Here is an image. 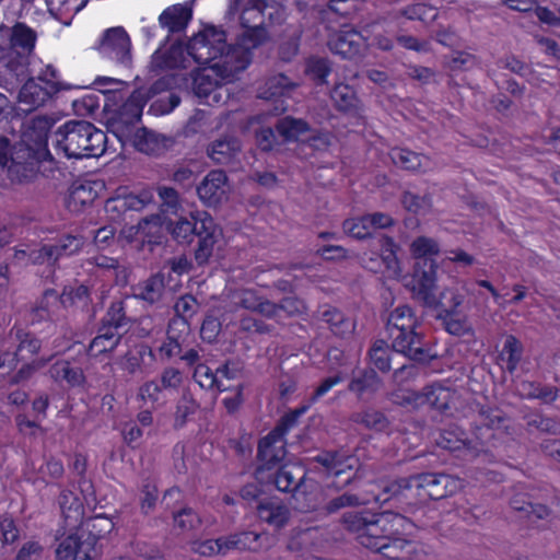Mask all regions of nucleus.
Masks as SVG:
<instances>
[{
  "label": "nucleus",
  "mask_w": 560,
  "mask_h": 560,
  "mask_svg": "<svg viewBox=\"0 0 560 560\" xmlns=\"http://www.w3.org/2000/svg\"><path fill=\"white\" fill-rule=\"evenodd\" d=\"M285 444L287 441L284 438L277 436L272 432H269L258 442L256 459L283 460L287 454Z\"/></svg>",
  "instance_id": "2f4dec72"
},
{
  "label": "nucleus",
  "mask_w": 560,
  "mask_h": 560,
  "mask_svg": "<svg viewBox=\"0 0 560 560\" xmlns=\"http://www.w3.org/2000/svg\"><path fill=\"white\" fill-rule=\"evenodd\" d=\"M132 290L135 298L155 304L161 301L165 291L164 276L155 273L135 285Z\"/></svg>",
  "instance_id": "c85d7f7f"
},
{
  "label": "nucleus",
  "mask_w": 560,
  "mask_h": 560,
  "mask_svg": "<svg viewBox=\"0 0 560 560\" xmlns=\"http://www.w3.org/2000/svg\"><path fill=\"white\" fill-rule=\"evenodd\" d=\"M480 423L492 430H501L504 422L508 421V417L503 410L497 407L481 406L478 410Z\"/></svg>",
  "instance_id": "680f3d73"
},
{
  "label": "nucleus",
  "mask_w": 560,
  "mask_h": 560,
  "mask_svg": "<svg viewBox=\"0 0 560 560\" xmlns=\"http://www.w3.org/2000/svg\"><path fill=\"white\" fill-rule=\"evenodd\" d=\"M152 201V194L149 190H142L139 194H126L121 196H117L116 198L108 200L107 203H115L114 208L115 210H133V211H140L142 210L147 205H149Z\"/></svg>",
  "instance_id": "49530a36"
},
{
  "label": "nucleus",
  "mask_w": 560,
  "mask_h": 560,
  "mask_svg": "<svg viewBox=\"0 0 560 560\" xmlns=\"http://www.w3.org/2000/svg\"><path fill=\"white\" fill-rule=\"evenodd\" d=\"M399 14L409 20H419L422 22H427L434 20L438 13L435 8L427 3H413L401 9L399 11Z\"/></svg>",
  "instance_id": "0e129e2a"
},
{
  "label": "nucleus",
  "mask_w": 560,
  "mask_h": 560,
  "mask_svg": "<svg viewBox=\"0 0 560 560\" xmlns=\"http://www.w3.org/2000/svg\"><path fill=\"white\" fill-rule=\"evenodd\" d=\"M416 485L413 475L382 481V490L373 501L381 505L392 503L404 513H413L422 504Z\"/></svg>",
  "instance_id": "1a4fd4ad"
},
{
  "label": "nucleus",
  "mask_w": 560,
  "mask_h": 560,
  "mask_svg": "<svg viewBox=\"0 0 560 560\" xmlns=\"http://www.w3.org/2000/svg\"><path fill=\"white\" fill-rule=\"evenodd\" d=\"M50 153L45 143H30L25 139L11 141V150L3 172L11 185H26L34 182L40 165Z\"/></svg>",
  "instance_id": "423d86ee"
},
{
  "label": "nucleus",
  "mask_w": 560,
  "mask_h": 560,
  "mask_svg": "<svg viewBox=\"0 0 560 560\" xmlns=\"http://www.w3.org/2000/svg\"><path fill=\"white\" fill-rule=\"evenodd\" d=\"M327 45L332 54L339 55L343 59L359 57L365 48L363 36L355 30L339 32L332 35Z\"/></svg>",
  "instance_id": "a211bd4d"
},
{
  "label": "nucleus",
  "mask_w": 560,
  "mask_h": 560,
  "mask_svg": "<svg viewBox=\"0 0 560 560\" xmlns=\"http://www.w3.org/2000/svg\"><path fill=\"white\" fill-rule=\"evenodd\" d=\"M97 192L93 189L91 183L72 184L67 198V207L74 212L81 211L85 206L91 205Z\"/></svg>",
  "instance_id": "ea45409f"
},
{
  "label": "nucleus",
  "mask_w": 560,
  "mask_h": 560,
  "mask_svg": "<svg viewBox=\"0 0 560 560\" xmlns=\"http://www.w3.org/2000/svg\"><path fill=\"white\" fill-rule=\"evenodd\" d=\"M330 97L336 109L340 113L354 114L361 108V101L357 92L348 84H336L330 91Z\"/></svg>",
  "instance_id": "cd10ccee"
},
{
  "label": "nucleus",
  "mask_w": 560,
  "mask_h": 560,
  "mask_svg": "<svg viewBox=\"0 0 560 560\" xmlns=\"http://www.w3.org/2000/svg\"><path fill=\"white\" fill-rule=\"evenodd\" d=\"M114 522L104 514H97L89 517L85 522L81 521L74 529L83 534L86 547L94 549L96 542L108 535L114 529Z\"/></svg>",
  "instance_id": "b1692460"
},
{
  "label": "nucleus",
  "mask_w": 560,
  "mask_h": 560,
  "mask_svg": "<svg viewBox=\"0 0 560 560\" xmlns=\"http://www.w3.org/2000/svg\"><path fill=\"white\" fill-rule=\"evenodd\" d=\"M254 139L256 147L262 153H271L282 147L281 139L276 130V122L273 126H261L255 129Z\"/></svg>",
  "instance_id": "3c124183"
},
{
  "label": "nucleus",
  "mask_w": 560,
  "mask_h": 560,
  "mask_svg": "<svg viewBox=\"0 0 560 560\" xmlns=\"http://www.w3.org/2000/svg\"><path fill=\"white\" fill-rule=\"evenodd\" d=\"M121 338L122 334L119 331L100 324L97 335L89 346V352L93 355L112 352L118 347Z\"/></svg>",
  "instance_id": "7c9ffc66"
},
{
  "label": "nucleus",
  "mask_w": 560,
  "mask_h": 560,
  "mask_svg": "<svg viewBox=\"0 0 560 560\" xmlns=\"http://www.w3.org/2000/svg\"><path fill=\"white\" fill-rule=\"evenodd\" d=\"M83 245L84 242L81 236L71 234L60 237L55 244H50L56 265L58 266V260L61 257L70 256L81 250Z\"/></svg>",
  "instance_id": "6e6d98bb"
},
{
  "label": "nucleus",
  "mask_w": 560,
  "mask_h": 560,
  "mask_svg": "<svg viewBox=\"0 0 560 560\" xmlns=\"http://www.w3.org/2000/svg\"><path fill=\"white\" fill-rule=\"evenodd\" d=\"M63 517L65 528L73 530L81 524L84 516V506L80 499L70 490H62L58 499Z\"/></svg>",
  "instance_id": "a878e982"
},
{
  "label": "nucleus",
  "mask_w": 560,
  "mask_h": 560,
  "mask_svg": "<svg viewBox=\"0 0 560 560\" xmlns=\"http://www.w3.org/2000/svg\"><path fill=\"white\" fill-rule=\"evenodd\" d=\"M453 393L450 388L440 384H432L423 387V401L430 408L445 413L451 409Z\"/></svg>",
  "instance_id": "c9c22d12"
},
{
  "label": "nucleus",
  "mask_w": 560,
  "mask_h": 560,
  "mask_svg": "<svg viewBox=\"0 0 560 560\" xmlns=\"http://www.w3.org/2000/svg\"><path fill=\"white\" fill-rule=\"evenodd\" d=\"M58 152L68 159L100 156L104 153L107 137L104 131L86 120H69L52 133Z\"/></svg>",
  "instance_id": "39448f33"
},
{
  "label": "nucleus",
  "mask_w": 560,
  "mask_h": 560,
  "mask_svg": "<svg viewBox=\"0 0 560 560\" xmlns=\"http://www.w3.org/2000/svg\"><path fill=\"white\" fill-rule=\"evenodd\" d=\"M439 320L442 322L444 329L453 336L474 337L475 335L474 328L465 314L460 313L459 316H447Z\"/></svg>",
  "instance_id": "bf43d9fd"
},
{
  "label": "nucleus",
  "mask_w": 560,
  "mask_h": 560,
  "mask_svg": "<svg viewBox=\"0 0 560 560\" xmlns=\"http://www.w3.org/2000/svg\"><path fill=\"white\" fill-rule=\"evenodd\" d=\"M130 319L126 315L125 305L122 301H115L108 307L106 314L101 319L100 324L112 329L119 331L126 327Z\"/></svg>",
  "instance_id": "13d9d810"
},
{
  "label": "nucleus",
  "mask_w": 560,
  "mask_h": 560,
  "mask_svg": "<svg viewBox=\"0 0 560 560\" xmlns=\"http://www.w3.org/2000/svg\"><path fill=\"white\" fill-rule=\"evenodd\" d=\"M200 408L199 402L194 398L189 388L183 389L182 396L176 404V411L174 417V428H183L189 416H192Z\"/></svg>",
  "instance_id": "c03bdc74"
},
{
  "label": "nucleus",
  "mask_w": 560,
  "mask_h": 560,
  "mask_svg": "<svg viewBox=\"0 0 560 560\" xmlns=\"http://www.w3.org/2000/svg\"><path fill=\"white\" fill-rule=\"evenodd\" d=\"M413 477L422 503L450 497L459 488V480L444 472H420Z\"/></svg>",
  "instance_id": "f8f14e48"
},
{
  "label": "nucleus",
  "mask_w": 560,
  "mask_h": 560,
  "mask_svg": "<svg viewBox=\"0 0 560 560\" xmlns=\"http://www.w3.org/2000/svg\"><path fill=\"white\" fill-rule=\"evenodd\" d=\"M148 96L142 89L135 90L131 95L114 110L108 119L109 130L120 140L130 137L132 127L140 121Z\"/></svg>",
  "instance_id": "9b49d317"
},
{
  "label": "nucleus",
  "mask_w": 560,
  "mask_h": 560,
  "mask_svg": "<svg viewBox=\"0 0 560 560\" xmlns=\"http://www.w3.org/2000/svg\"><path fill=\"white\" fill-rule=\"evenodd\" d=\"M314 460L320 464L326 470L334 475L336 478L346 474L348 470H357L359 460L355 457H347L345 459L341 458L337 453L326 452L317 455ZM357 471H354L351 476L347 477L342 482V486L350 485L355 478Z\"/></svg>",
  "instance_id": "393cba45"
},
{
  "label": "nucleus",
  "mask_w": 560,
  "mask_h": 560,
  "mask_svg": "<svg viewBox=\"0 0 560 560\" xmlns=\"http://www.w3.org/2000/svg\"><path fill=\"white\" fill-rule=\"evenodd\" d=\"M91 301L90 289L80 284L77 288L66 287L62 293L59 295V302L65 306H72L75 303H82L86 305Z\"/></svg>",
  "instance_id": "e2e57ef3"
},
{
  "label": "nucleus",
  "mask_w": 560,
  "mask_h": 560,
  "mask_svg": "<svg viewBox=\"0 0 560 560\" xmlns=\"http://www.w3.org/2000/svg\"><path fill=\"white\" fill-rule=\"evenodd\" d=\"M97 48L101 54L115 60L122 68H130L131 42L124 27L117 26L105 31Z\"/></svg>",
  "instance_id": "4468645a"
},
{
  "label": "nucleus",
  "mask_w": 560,
  "mask_h": 560,
  "mask_svg": "<svg viewBox=\"0 0 560 560\" xmlns=\"http://www.w3.org/2000/svg\"><path fill=\"white\" fill-rule=\"evenodd\" d=\"M331 72V62L329 59L318 56H312L306 61L305 73L317 84L327 83V77Z\"/></svg>",
  "instance_id": "864d4df0"
},
{
  "label": "nucleus",
  "mask_w": 560,
  "mask_h": 560,
  "mask_svg": "<svg viewBox=\"0 0 560 560\" xmlns=\"http://www.w3.org/2000/svg\"><path fill=\"white\" fill-rule=\"evenodd\" d=\"M49 374L55 381H66L71 387L85 383V375L81 368L71 366L69 361H57L49 369Z\"/></svg>",
  "instance_id": "a19ab883"
},
{
  "label": "nucleus",
  "mask_w": 560,
  "mask_h": 560,
  "mask_svg": "<svg viewBox=\"0 0 560 560\" xmlns=\"http://www.w3.org/2000/svg\"><path fill=\"white\" fill-rule=\"evenodd\" d=\"M15 338L19 341L18 348L12 355V360L15 362L27 361L36 355L42 348L40 339L22 328L15 330Z\"/></svg>",
  "instance_id": "e433bc0d"
},
{
  "label": "nucleus",
  "mask_w": 560,
  "mask_h": 560,
  "mask_svg": "<svg viewBox=\"0 0 560 560\" xmlns=\"http://www.w3.org/2000/svg\"><path fill=\"white\" fill-rule=\"evenodd\" d=\"M422 281L411 285L412 298L422 303L423 306L439 310L436 319L447 316H459V307L464 303V295L453 289H444L439 296L435 295L436 277L429 279L428 273L422 271Z\"/></svg>",
  "instance_id": "6e6552de"
},
{
  "label": "nucleus",
  "mask_w": 560,
  "mask_h": 560,
  "mask_svg": "<svg viewBox=\"0 0 560 560\" xmlns=\"http://www.w3.org/2000/svg\"><path fill=\"white\" fill-rule=\"evenodd\" d=\"M276 130L282 145L288 143H303L305 137L313 131L311 124L292 115H285L276 120Z\"/></svg>",
  "instance_id": "6ab92c4d"
},
{
  "label": "nucleus",
  "mask_w": 560,
  "mask_h": 560,
  "mask_svg": "<svg viewBox=\"0 0 560 560\" xmlns=\"http://www.w3.org/2000/svg\"><path fill=\"white\" fill-rule=\"evenodd\" d=\"M421 323L409 305L395 307L387 317L385 329L393 351L406 359L424 362L431 358L432 345L419 328Z\"/></svg>",
  "instance_id": "20e7f679"
},
{
  "label": "nucleus",
  "mask_w": 560,
  "mask_h": 560,
  "mask_svg": "<svg viewBox=\"0 0 560 560\" xmlns=\"http://www.w3.org/2000/svg\"><path fill=\"white\" fill-rule=\"evenodd\" d=\"M371 502L369 495H361L346 491L338 497L330 499L324 506L327 514H334L346 508H357L368 505Z\"/></svg>",
  "instance_id": "09e8293b"
},
{
  "label": "nucleus",
  "mask_w": 560,
  "mask_h": 560,
  "mask_svg": "<svg viewBox=\"0 0 560 560\" xmlns=\"http://www.w3.org/2000/svg\"><path fill=\"white\" fill-rule=\"evenodd\" d=\"M429 354L431 358L424 362L408 359V363L402 364L398 369L394 370L392 373L393 383L396 385H405L415 381L421 373V366H428L432 361L438 359V354L434 352L433 345L430 346Z\"/></svg>",
  "instance_id": "72a5a7b5"
},
{
  "label": "nucleus",
  "mask_w": 560,
  "mask_h": 560,
  "mask_svg": "<svg viewBox=\"0 0 560 560\" xmlns=\"http://www.w3.org/2000/svg\"><path fill=\"white\" fill-rule=\"evenodd\" d=\"M174 526L182 533L198 529L202 520L199 514L190 506L183 505L172 511Z\"/></svg>",
  "instance_id": "8fccbe9b"
},
{
  "label": "nucleus",
  "mask_w": 560,
  "mask_h": 560,
  "mask_svg": "<svg viewBox=\"0 0 560 560\" xmlns=\"http://www.w3.org/2000/svg\"><path fill=\"white\" fill-rule=\"evenodd\" d=\"M59 83L55 82L51 85H43L38 83L34 78H30L23 84L19 92V102L25 105V112H32L43 105L48 100H51L57 95V88Z\"/></svg>",
  "instance_id": "f3484780"
},
{
  "label": "nucleus",
  "mask_w": 560,
  "mask_h": 560,
  "mask_svg": "<svg viewBox=\"0 0 560 560\" xmlns=\"http://www.w3.org/2000/svg\"><path fill=\"white\" fill-rule=\"evenodd\" d=\"M298 84L292 82L285 74L277 73L268 78L261 91L266 100L287 95L296 89Z\"/></svg>",
  "instance_id": "a18cd8bd"
},
{
  "label": "nucleus",
  "mask_w": 560,
  "mask_h": 560,
  "mask_svg": "<svg viewBox=\"0 0 560 560\" xmlns=\"http://www.w3.org/2000/svg\"><path fill=\"white\" fill-rule=\"evenodd\" d=\"M183 61L184 47L180 42L172 44L165 51L158 49L152 57V63L159 68L175 69L179 67Z\"/></svg>",
  "instance_id": "de8ad7c7"
},
{
  "label": "nucleus",
  "mask_w": 560,
  "mask_h": 560,
  "mask_svg": "<svg viewBox=\"0 0 560 560\" xmlns=\"http://www.w3.org/2000/svg\"><path fill=\"white\" fill-rule=\"evenodd\" d=\"M435 443L439 447L451 452L459 451L462 448H475L472 441L468 439L467 433L456 424H451L441 430L435 438Z\"/></svg>",
  "instance_id": "bb28decb"
},
{
  "label": "nucleus",
  "mask_w": 560,
  "mask_h": 560,
  "mask_svg": "<svg viewBox=\"0 0 560 560\" xmlns=\"http://www.w3.org/2000/svg\"><path fill=\"white\" fill-rule=\"evenodd\" d=\"M523 420L525 421V428L528 432L536 429L540 432L551 434L560 433V423L552 418L544 417L539 412L526 413L523 416Z\"/></svg>",
  "instance_id": "4d7b16f0"
},
{
  "label": "nucleus",
  "mask_w": 560,
  "mask_h": 560,
  "mask_svg": "<svg viewBox=\"0 0 560 560\" xmlns=\"http://www.w3.org/2000/svg\"><path fill=\"white\" fill-rule=\"evenodd\" d=\"M383 385V380L373 368H364L353 374L348 390L355 394L360 400H368L380 392Z\"/></svg>",
  "instance_id": "aec40b11"
},
{
  "label": "nucleus",
  "mask_w": 560,
  "mask_h": 560,
  "mask_svg": "<svg viewBox=\"0 0 560 560\" xmlns=\"http://www.w3.org/2000/svg\"><path fill=\"white\" fill-rule=\"evenodd\" d=\"M214 222L210 214H203L201 219V226L198 230V244L194 250V258L199 267L207 265L212 256L213 247L215 244L214 237Z\"/></svg>",
  "instance_id": "5701e85b"
},
{
  "label": "nucleus",
  "mask_w": 560,
  "mask_h": 560,
  "mask_svg": "<svg viewBox=\"0 0 560 560\" xmlns=\"http://www.w3.org/2000/svg\"><path fill=\"white\" fill-rule=\"evenodd\" d=\"M268 38L266 27H249L235 44H228L225 31L208 26L187 43L186 50L199 63L217 60L212 69L223 81L232 82L250 63L252 50Z\"/></svg>",
  "instance_id": "f257e3e1"
},
{
  "label": "nucleus",
  "mask_w": 560,
  "mask_h": 560,
  "mask_svg": "<svg viewBox=\"0 0 560 560\" xmlns=\"http://www.w3.org/2000/svg\"><path fill=\"white\" fill-rule=\"evenodd\" d=\"M392 352L394 351L390 341L388 342L385 339L374 340L368 351L371 368L383 374L389 373L392 371Z\"/></svg>",
  "instance_id": "c756f323"
},
{
  "label": "nucleus",
  "mask_w": 560,
  "mask_h": 560,
  "mask_svg": "<svg viewBox=\"0 0 560 560\" xmlns=\"http://www.w3.org/2000/svg\"><path fill=\"white\" fill-rule=\"evenodd\" d=\"M522 345L516 337L512 335L506 337L503 346V353L508 354L506 370L510 373H513L516 370L517 364L522 359Z\"/></svg>",
  "instance_id": "338daca9"
},
{
  "label": "nucleus",
  "mask_w": 560,
  "mask_h": 560,
  "mask_svg": "<svg viewBox=\"0 0 560 560\" xmlns=\"http://www.w3.org/2000/svg\"><path fill=\"white\" fill-rule=\"evenodd\" d=\"M241 150V141L236 137L225 136L208 144L207 155L218 165H229L235 162Z\"/></svg>",
  "instance_id": "412c9836"
},
{
  "label": "nucleus",
  "mask_w": 560,
  "mask_h": 560,
  "mask_svg": "<svg viewBox=\"0 0 560 560\" xmlns=\"http://www.w3.org/2000/svg\"><path fill=\"white\" fill-rule=\"evenodd\" d=\"M0 79L5 84L22 82L27 77L28 58L33 52L36 32L18 22L14 26L0 25Z\"/></svg>",
  "instance_id": "7ed1b4c3"
},
{
  "label": "nucleus",
  "mask_w": 560,
  "mask_h": 560,
  "mask_svg": "<svg viewBox=\"0 0 560 560\" xmlns=\"http://www.w3.org/2000/svg\"><path fill=\"white\" fill-rule=\"evenodd\" d=\"M195 69L190 72V88L195 95L198 97H207L213 92L218 85V80L212 75L213 72L217 77L221 78L213 69Z\"/></svg>",
  "instance_id": "58836bf2"
},
{
  "label": "nucleus",
  "mask_w": 560,
  "mask_h": 560,
  "mask_svg": "<svg viewBox=\"0 0 560 560\" xmlns=\"http://www.w3.org/2000/svg\"><path fill=\"white\" fill-rule=\"evenodd\" d=\"M199 308L197 299L191 294L180 296L174 305L175 316L189 320Z\"/></svg>",
  "instance_id": "774afa93"
},
{
  "label": "nucleus",
  "mask_w": 560,
  "mask_h": 560,
  "mask_svg": "<svg viewBox=\"0 0 560 560\" xmlns=\"http://www.w3.org/2000/svg\"><path fill=\"white\" fill-rule=\"evenodd\" d=\"M389 156L396 166L407 171H420L429 167L430 165L428 156L408 149L394 148L392 149Z\"/></svg>",
  "instance_id": "473e14b6"
},
{
  "label": "nucleus",
  "mask_w": 560,
  "mask_h": 560,
  "mask_svg": "<svg viewBox=\"0 0 560 560\" xmlns=\"http://www.w3.org/2000/svg\"><path fill=\"white\" fill-rule=\"evenodd\" d=\"M200 201L208 208H218L229 199V177L223 170L210 171L197 185Z\"/></svg>",
  "instance_id": "2eb2a0df"
},
{
  "label": "nucleus",
  "mask_w": 560,
  "mask_h": 560,
  "mask_svg": "<svg viewBox=\"0 0 560 560\" xmlns=\"http://www.w3.org/2000/svg\"><path fill=\"white\" fill-rule=\"evenodd\" d=\"M353 423L361 424L368 430L384 431L390 422L384 412L374 408H368L362 411L353 412L350 416Z\"/></svg>",
  "instance_id": "79ce46f5"
},
{
  "label": "nucleus",
  "mask_w": 560,
  "mask_h": 560,
  "mask_svg": "<svg viewBox=\"0 0 560 560\" xmlns=\"http://www.w3.org/2000/svg\"><path fill=\"white\" fill-rule=\"evenodd\" d=\"M273 7L268 5L266 0H254L250 7L245 8L240 16L243 28L265 27V15Z\"/></svg>",
  "instance_id": "37998d69"
},
{
  "label": "nucleus",
  "mask_w": 560,
  "mask_h": 560,
  "mask_svg": "<svg viewBox=\"0 0 560 560\" xmlns=\"http://www.w3.org/2000/svg\"><path fill=\"white\" fill-rule=\"evenodd\" d=\"M322 319L328 324L331 332L339 338H348L354 332V319L346 316L337 308H329L323 312Z\"/></svg>",
  "instance_id": "f704fd0d"
},
{
  "label": "nucleus",
  "mask_w": 560,
  "mask_h": 560,
  "mask_svg": "<svg viewBox=\"0 0 560 560\" xmlns=\"http://www.w3.org/2000/svg\"><path fill=\"white\" fill-rule=\"evenodd\" d=\"M411 250L415 257V264L412 267L411 280L407 284L408 288L417 285L422 280V271L428 273V278L432 279L436 277L438 264L432 258L433 255H438L440 252L439 244L429 237L419 236L411 244Z\"/></svg>",
  "instance_id": "ddd939ff"
},
{
  "label": "nucleus",
  "mask_w": 560,
  "mask_h": 560,
  "mask_svg": "<svg viewBox=\"0 0 560 560\" xmlns=\"http://www.w3.org/2000/svg\"><path fill=\"white\" fill-rule=\"evenodd\" d=\"M203 214L209 213L206 211H197L196 213L191 212L190 219L180 217L177 220L167 219L160 214H153L151 217L143 218L139 222L138 228L143 231H145L150 225L154 228H164L177 244L188 245L198 234Z\"/></svg>",
  "instance_id": "9d476101"
},
{
  "label": "nucleus",
  "mask_w": 560,
  "mask_h": 560,
  "mask_svg": "<svg viewBox=\"0 0 560 560\" xmlns=\"http://www.w3.org/2000/svg\"><path fill=\"white\" fill-rule=\"evenodd\" d=\"M258 517L280 529L283 528L291 516L290 509L278 498H265L257 504Z\"/></svg>",
  "instance_id": "4be33fe9"
},
{
  "label": "nucleus",
  "mask_w": 560,
  "mask_h": 560,
  "mask_svg": "<svg viewBox=\"0 0 560 560\" xmlns=\"http://www.w3.org/2000/svg\"><path fill=\"white\" fill-rule=\"evenodd\" d=\"M175 138L156 132L147 127L136 130L132 136V144L137 151L147 155L161 156L175 145Z\"/></svg>",
  "instance_id": "dca6fc26"
},
{
  "label": "nucleus",
  "mask_w": 560,
  "mask_h": 560,
  "mask_svg": "<svg viewBox=\"0 0 560 560\" xmlns=\"http://www.w3.org/2000/svg\"><path fill=\"white\" fill-rule=\"evenodd\" d=\"M191 19V9L177 4L167 8L160 15V23L167 27L170 33L182 32Z\"/></svg>",
  "instance_id": "4c0bfd02"
},
{
  "label": "nucleus",
  "mask_w": 560,
  "mask_h": 560,
  "mask_svg": "<svg viewBox=\"0 0 560 560\" xmlns=\"http://www.w3.org/2000/svg\"><path fill=\"white\" fill-rule=\"evenodd\" d=\"M343 528L355 534L358 542L389 560H399L410 547L413 522L401 512L349 511L340 520Z\"/></svg>",
  "instance_id": "f03ea898"
},
{
  "label": "nucleus",
  "mask_w": 560,
  "mask_h": 560,
  "mask_svg": "<svg viewBox=\"0 0 560 560\" xmlns=\"http://www.w3.org/2000/svg\"><path fill=\"white\" fill-rule=\"evenodd\" d=\"M257 466L254 470V477L260 485H270L279 468L282 467V460L256 459Z\"/></svg>",
  "instance_id": "052dcab7"
},
{
  "label": "nucleus",
  "mask_w": 560,
  "mask_h": 560,
  "mask_svg": "<svg viewBox=\"0 0 560 560\" xmlns=\"http://www.w3.org/2000/svg\"><path fill=\"white\" fill-rule=\"evenodd\" d=\"M83 546H85L83 534L78 530L70 533L59 542L56 559L73 560Z\"/></svg>",
  "instance_id": "603ef678"
},
{
  "label": "nucleus",
  "mask_w": 560,
  "mask_h": 560,
  "mask_svg": "<svg viewBox=\"0 0 560 560\" xmlns=\"http://www.w3.org/2000/svg\"><path fill=\"white\" fill-rule=\"evenodd\" d=\"M308 409V406H302V407H299L294 410H291L289 412H287L285 415H283L280 420L278 421V423L276 424V427L270 431L272 432L273 434H276L277 436H282L284 438V435L294 427L298 425V421H299V418L306 412V410Z\"/></svg>",
  "instance_id": "69168bd1"
},
{
  "label": "nucleus",
  "mask_w": 560,
  "mask_h": 560,
  "mask_svg": "<svg viewBox=\"0 0 560 560\" xmlns=\"http://www.w3.org/2000/svg\"><path fill=\"white\" fill-rule=\"evenodd\" d=\"M477 63V57L464 50H454L444 56V67L452 72L468 71Z\"/></svg>",
  "instance_id": "5fc2aeb1"
},
{
  "label": "nucleus",
  "mask_w": 560,
  "mask_h": 560,
  "mask_svg": "<svg viewBox=\"0 0 560 560\" xmlns=\"http://www.w3.org/2000/svg\"><path fill=\"white\" fill-rule=\"evenodd\" d=\"M270 485H273L281 492L291 494L290 503L293 510L303 513L316 510L317 500L314 491L317 483L314 479L307 478V474L302 466L282 465Z\"/></svg>",
  "instance_id": "0eeeda50"
}]
</instances>
